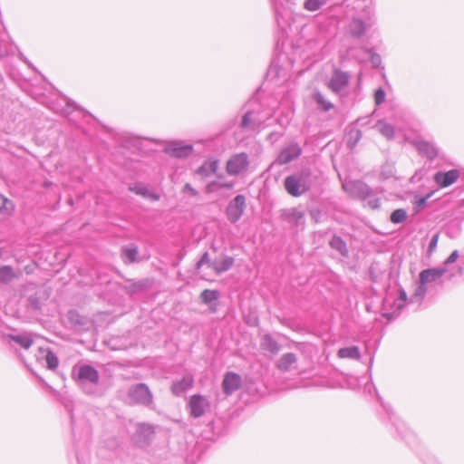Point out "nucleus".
Returning <instances> with one entry per match:
<instances>
[{"label": "nucleus", "instance_id": "1", "mask_svg": "<svg viewBox=\"0 0 464 464\" xmlns=\"http://www.w3.org/2000/svg\"><path fill=\"white\" fill-rule=\"evenodd\" d=\"M463 267L459 263H442L439 267L423 270L420 274V281L410 299L402 288H390L382 301V314L388 319L395 317L406 304H420L425 294L433 285H441L462 275Z\"/></svg>", "mask_w": 464, "mask_h": 464}, {"label": "nucleus", "instance_id": "2", "mask_svg": "<svg viewBox=\"0 0 464 464\" xmlns=\"http://www.w3.org/2000/svg\"><path fill=\"white\" fill-rule=\"evenodd\" d=\"M72 377L77 385L87 395L102 396L100 389V375L98 371L91 365H76L72 370Z\"/></svg>", "mask_w": 464, "mask_h": 464}, {"label": "nucleus", "instance_id": "3", "mask_svg": "<svg viewBox=\"0 0 464 464\" xmlns=\"http://www.w3.org/2000/svg\"><path fill=\"white\" fill-rule=\"evenodd\" d=\"M314 177L309 169L287 176L284 180L286 192L292 197L298 198L308 192L314 186Z\"/></svg>", "mask_w": 464, "mask_h": 464}, {"label": "nucleus", "instance_id": "4", "mask_svg": "<svg viewBox=\"0 0 464 464\" xmlns=\"http://www.w3.org/2000/svg\"><path fill=\"white\" fill-rule=\"evenodd\" d=\"M232 263H196V273L202 279L214 281L216 276L227 271Z\"/></svg>", "mask_w": 464, "mask_h": 464}, {"label": "nucleus", "instance_id": "5", "mask_svg": "<svg viewBox=\"0 0 464 464\" xmlns=\"http://www.w3.org/2000/svg\"><path fill=\"white\" fill-rule=\"evenodd\" d=\"M128 397L131 402L152 408L153 396L145 383H137L130 387Z\"/></svg>", "mask_w": 464, "mask_h": 464}, {"label": "nucleus", "instance_id": "6", "mask_svg": "<svg viewBox=\"0 0 464 464\" xmlns=\"http://www.w3.org/2000/svg\"><path fill=\"white\" fill-rule=\"evenodd\" d=\"M249 163L246 152L233 154L226 163V171L230 176H239L248 169Z\"/></svg>", "mask_w": 464, "mask_h": 464}, {"label": "nucleus", "instance_id": "7", "mask_svg": "<svg viewBox=\"0 0 464 464\" xmlns=\"http://www.w3.org/2000/svg\"><path fill=\"white\" fill-rule=\"evenodd\" d=\"M188 408L190 416L199 418L210 409V402L205 396L195 394L189 398Z\"/></svg>", "mask_w": 464, "mask_h": 464}, {"label": "nucleus", "instance_id": "8", "mask_svg": "<svg viewBox=\"0 0 464 464\" xmlns=\"http://www.w3.org/2000/svg\"><path fill=\"white\" fill-rule=\"evenodd\" d=\"M246 208V197L244 195H237L231 200L226 209L227 219L231 223L237 222L244 214Z\"/></svg>", "mask_w": 464, "mask_h": 464}, {"label": "nucleus", "instance_id": "9", "mask_svg": "<svg viewBox=\"0 0 464 464\" xmlns=\"http://www.w3.org/2000/svg\"><path fill=\"white\" fill-rule=\"evenodd\" d=\"M350 76L347 72L335 70L328 82V88L334 93H340L349 84Z\"/></svg>", "mask_w": 464, "mask_h": 464}, {"label": "nucleus", "instance_id": "10", "mask_svg": "<svg viewBox=\"0 0 464 464\" xmlns=\"http://www.w3.org/2000/svg\"><path fill=\"white\" fill-rule=\"evenodd\" d=\"M302 153V149L296 142H290L279 153L276 161L280 165L287 164L297 159Z\"/></svg>", "mask_w": 464, "mask_h": 464}, {"label": "nucleus", "instance_id": "11", "mask_svg": "<svg viewBox=\"0 0 464 464\" xmlns=\"http://www.w3.org/2000/svg\"><path fill=\"white\" fill-rule=\"evenodd\" d=\"M154 435V429L151 425L140 423L137 426L134 435L135 443L140 447H144L152 439Z\"/></svg>", "mask_w": 464, "mask_h": 464}, {"label": "nucleus", "instance_id": "12", "mask_svg": "<svg viewBox=\"0 0 464 464\" xmlns=\"http://www.w3.org/2000/svg\"><path fill=\"white\" fill-rule=\"evenodd\" d=\"M242 379L239 374L235 372H227L222 382L223 392L227 395L232 394L241 386Z\"/></svg>", "mask_w": 464, "mask_h": 464}, {"label": "nucleus", "instance_id": "13", "mask_svg": "<svg viewBox=\"0 0 464 464\" xmlns=\"http://www.w3.org/2000/svg\"><path fill=\"white\" fill-rule=\"evenodd\" d=\"M459 178L458 169H451L447 172L439 171L434 175L435 182L441 188H446L453 184Z\"/></svg>", "mask_w": 464, "mask_h": 464}, {"label": "nucleus", "instance_id": "14", "mask_svg": "<svg viewBox=\"0 0 464 464\" xmlns=\"http://www.w3.org/2000/svg\"><path fill=\"white\" fill-rule=\"evenodd\" d=\"M194 378L190 373H186L181 379L176 380L171 385V392L173 394L179 396L193 385Z\"/></svg>", "mask_w": 464, "mask_h": 464}, {"label": "nucleus", "instance_id": "15", "mask_svg": "<svg viewBox=\"0 0 464 464\" xmlns=\"http://www.w3.org/2000/svg\"><path fill=\"white\" fill-rule=\"evenodd\" d=\"M297 357L293 353H284L277 361L276 367L281 372H289L296 369Z\"/></svg>", "mask_w": 464, "mask_h": 464}, {"label": "nucleus", "instance_id": "16", "mask_svg": "<svg viewBox=\"0 0 464 464\" xmlns=\"http://www.w3.org/2000/svg\"><path fill=\"white\" fill-rule=\"evenodd\" d=\"M192 150L193 147L191 145H182L178 142L172 143L165 149L168 154L179 159L188 157L191 154Z\"/></svg>", "mask_w": 464, "mask_h": 464}, {"label": "nucleus", "instance_id": "17", "mask_svg": "<svg viewBox=\"0 0 464 464\" xmlns=\"http://www.w3.org/2000/svg\"><path fill=\"white\" fill-rule=\"evenodd\" d=\"M219 167V160L217 159H208L196 170V174L201 178H208L216 174Z\"/></svg>", "mask_w": 464, "mask_h": 464}, {"label": "nucleus", "instance_id": "18", "mask_svg": "<svg viewBox=\"0 0 464 464\" xmlns=\"http://www.w3.org/2000/svg\"><path fill=\"white\" fill-rule=\"evenodd\" d=\"M284 218L291 225L295 227L304 226V215L303 212L296 208L286 209L283 212Z\"/></svg>", "mask_w": 464, "mask_h": 464}, {"label": "nucleus", "instance_id": "19", "mask_svg": "<svg viewBox=\"0 0 464 464\" xmlns=\"http://www.w3.org/2000/svg\"><path fill=\"white\" fill-rule=\"evenodd\" d=\"M129 189L137 195H140L153 201H157L160 198V196L158 193H156L154 190H151L148 186L142 183H137L134 184L133 186H130Z\"/></svg>", "mask_w": 464, "mask_h": 464}, {"label": "nucleus", "instance_id": "20", "mask_svg": "<svg viewBox=\"0 0 464 464\" xmlns=\"http://www.w3.org/2000/svg\"><path fill=\"white\" fill-rule=\"evenodd\" d=\"M352 188L354 196L362 200H366L373 194V190L366 183L362 181L357 180L353 182Z\"/></svg>", "mask_w": 464, "mask_h": 464}, {"label": "nucleus", "instance_id": "21", "mask_svg": "<svg viewBox=\"0 0 464 464\" xmlns=\"http://www.w3.org/2000/svg\"><path fill=\"white\" fill-rule=\"evenodd\" d=\"M368 26L370 24H366L362 19L354 17L349 24V32L353 38L358 39L366 33Z\"/></svg>", "mask_w": 464, "mask_h": 464}, {"label": "nucleus", "instance_id": "22", "mask_svg": "<svg viewBox=\"0 0 464 464\" xmlns=\"http://www.w3.org/2000/svg\"><path fill=\"white\" fill-rule=\"evenodd\" d=\"M14 202L0 193V220L10 218L14 214Z\"/></svg>", "mask_w": 464, "mask_h": 464}, {"label": "nucleus", "instance_id": "23", "mask_svg": "<svg viewBox=\"0 0 464 464\" xmlns=\"http://www.w3.org/2000/svg\"><path fill=\"white\" fill-rule=\"evenodd\" d=\"M416 146L420 153L427 156L430 160L435 159L438 155V150L432 143L420 140L417 142Z\"/></svg>", "mask_w": 464, "mask_h": 464}, {"label": "nucleus", "instance_id": "24", "mask_svg": "<svg viewBox=\"0 0 464 464\" xmlns=\"http://www.w3.org/2000/svg\"><path fill=\"white\" fill-rule=\"evenodd\" d=\"M240 127L244 130H250L253 131H259L260 129L262 128L261 122H257L255 119H253L251 111H247L246 113H245Z\"/></svg>", "mask_w": 464, "mask_h": 464}, {"label": "nucleus", "instance_id": "25", "mask_svg": "<svg viewBox=\"0 0 464 464\" xmlns=\"http://www.w3.org/2000/svg\"><path fill=\"white\" fill-rule=\"evenodd\" d=\"M9 339L19 344L24 349H28L32 346L34 340L32 334L28 333L21 334H11Z\"/></svg>", "mask_w": 464, "mask_h": 464}, {"label": "nucleus", "instance_id": "26", "mask_svg": "<svg viewBox=\"0 0 464 464\" xmlns=\"http://www.w3.org/2000/svg\"><path fill=\"white\" fill-rule=\"evenodd\" d=\"M330 246L340 253L343 256H347L348 248L345 241L339 236L334 235L329 242Z\"/></svg>", "mask_w": 464, "mask_h": 464}, {"label": "nucleus", "instance_id": "27", "mask_svg": "<svg viewBox=\"0 0 464 464\" xmlns=\"http://www.w3.org/2000/svg\"><path fill=\"white\" fill-rule=\"evenodd\" d=\"M261 347L272 353H277L280 350V345L270 334H265L263 336L261 340Z\"/></svg>", "mask_w": 464, "mask_h": 464}, {"label": "nucleus", "instance_id": "28", "mask_svg": "<svg viewBox=\"0 0 464 464\" xmlns=\"http://www.w3.org/2000/svg\"><path fill=\"white\" fill-rule=\"evenodd\" d=\"M313 100L316 102V104L318 105V108L324 112L329 111L330 110L334 109V103H332L330 101L326 100L325 97L324 96V94L322 92H320L319 91H316L313 94Z\"/></svg>", "mask_w": 464, "mask_h": 464}, {"label": "nucleus", "instance_id": "29", "mask_svg": "<svg viewBox=\"0 0 464 464\" xmlns=\"http://www.w3.org/2000/svg\"><path fill=\"white\" fill-rule=\"evenodd\" d=\"M373 128L388 140H392L394 137L393 126L384 121H378Z\"/></svg>", "mask_w": 464, "mask_h": 464}, {"label": "nucleus", "instance_id": "30", "mask_svg": "<svg viewBox=\"0 0 464 464\" xmlns=\"http://www.w3.org/2000/svg\"><path fill=\"white\" fill-rule=\"evenodd\" d=\"M338 357L342 359H353L359 360L361 357L360 350L357 346H350L341 348L338 351Z\"/></svg>", "mask_w": 464, "mask_h": 464}, {"label": "nucleus", "instance_id": "31", "mask_svg": "<svg viewBox=\"0 0 464 464\" xmlns=\"http://www.w3.org/2000/svg\"><path fill=\"white\" fill-rule=\"evenodd\" d=\"M17 276V274L10 266H4L0 267V283L7 284Z\"/></svg>", "mask_w": 464, "mask_h": 464}, {"label": "nucleus", "instance_id": "32", "mask_svg": "<svg viewBox=\"0 0 464 464\" xmlns=\"http://www.w3.org/2000/svg\"><path fill=\"white\" fill-rule=\"evenodd\" d=\"M219 292L218 290L205 289L200 294L201 302L205 304H210L212 302L218 300Z\"/></svg>", "mask_w": 464, "mask_h": 464}, {"label": "nucleus", "instance_id": "33", "mask_svg": "<svg viewBox=\"0 0 464 464\" xmlns=\"http://www.w3.org/2000/svg\"><path fill=\"white\" fill-rule=\"evenodd\" d=\"M44 363L47 369L54 371L59 365L58 357L50 350L44 353Z\"/></svg>", "mask_w": 464, "mask_h": 464}, {"label": "nucleus", "instance_id": "34", "mask_svg": "<svg viewBox=\"0 0 464 464\" xmlns=\"http://www.w3.org/2000/svg\"><path fill=\"white\" fill-rule=\"evenodd\" d=\"M362 131L359 129L351 130L348 134L347 146L353 149L362 139Z\"/></svg>", "mask_w": 464, "mask_h": 464}, {"label": "nucleus", "instance_id": "35", "mask_svg": "<svg viewBox=\"0 0 464 464\" xmlns=\"http://www.w3.org/2000/svg\"><path fill=\"white\" fill-rule=\"evenodd\" d=\"M406 218L407 212L403 208H398L394 210L390 217L391 221L394 224L402 223Z\"/></svg>", "mask_w": 464, "mask_h": 464}, {"label": "nucleus", "instance_id": "36", "mask_svg": "<svg viewBox=\"0 0 464 464\" xmlns=\"http://www.w3.org/2000/svg\"><path fill=\"white\" fill-rule=\"evenodd\" d=\"M325 2L326 0H305L304 7L308 11L314 12L320 9Z\"/></svg>", "mask_w": 464, "mask_h": 464}, {"label": "nucleus", "instance_id": "37", "mask_svg": "<svg viewBox=\"0 0 464 464\" xmlns=\"http://www.w3.org/2000/svg\"><path fill=\"white\" fill-rule=\"evenodd\" d=\"M137 254L138 250L136 247H128L122 249L121 256L128 259V261H135Z\"/></svg>", "mask_w": 464, "mask_h": 464}, {"label": "nucleus", "instance_id": "38", "mask_svg": "<svg viewBox=\"0 0 464 464\" xmlns=\"http://www.w3.org/2000/svg\"><path fill=\"white\" fill-rule=\"evenodd\" d=\"M385 96L386 94L383 89L379 88L378 90H376L374 93V102L376 105L382 104L385 101Z\"/></svg>", "mask_w": 464, "mask_h": 464}, {"label": "nucleus", "instance_id": "39", "mask_svg": "<svg viewBox=\"0 0 464 464\" xmlns=\"http://www.w3.org/2000/svg\"><path fill=\"white\" fill-rule=\"evenodd\" d=\"M367 205L372 208V209H376V208H380V199L378 198L375 197L374 193L372 194V196H371L370 198H368L367 199Z\"/></svg>", "mask_w": 464, "mask_h": 464}, {"label": "nucleus", "instance_id": "40", "mask_svg": "<svg viewBox=\"0 0 464 464\" xmlns=\"http://www.w3.org/2000/svg\"><path fill=\"white\" fill-rule=\"evenodd\" d=\"M45 352H50V349L49 348H44V347H42L40 346L38 348V351L35 354V358H36V361L40 363H44V353Z\"/></svg>", "mask_w": 464, "mask_h": 464}, {"label": "nucleus", "instance_id": "41", "mask_svg": "<svg viewBox=\"0 0 464 464\" xmlns=\"http://www.w3.org/2000/svg\"><path fill=\"white\" fill-rule=\"evenodd\" d=\"M430 197V194H428L426 197L420 198H419L418 200H416V202H415V204H416L415 208H417V210H418V211H419L420 209H421V208L425 206V204H426V202H427V200H428V198H429Z\"/></svg>", "mask_w": 464, "mask_h": 464}, {"label": "nucleus", "instance_id": "42", "mask_svg": "<svg viewBox=\"0 0 464 464\" xmlns=\"http://www.w3.org/2000/svg\"><path fill=\"white\" fill-rule=\"evenodd\" d=\"M371 63H372V65L374 67H379L381 65V63H382L381 56L378 53H373L371 55Z\"/></svg>", "mask_w": 464, "mask_h": 464}, {"label": "nucleus", "instance_id": "43", "mask_svg": "<svg viewBox=\"0 0 464 464\" xmlns=\"http://www.w3.org/2000/svg\"><path fill=\"white\" fill-rule=\"evenodd\" d=\"M438 238H439V235L438 234H435L430 241V244H429V252H432L436 246H437V244H438Z\"/></svg>", "mask_w": 464, "mask_h": 464}, {"label": "nucleus", "instance_id": "44", "mask_svg": "<svg viewBox=\"0 0 464 464\" xmlns=\"http://www.w3.org/2000/svg\"><path fill=\"white\" fill-rule=\"evenodd\" d=\"M216 188H218V181H212L206 186V193H212L216 190Z\"/></svg>", "mask_w": 464, "mask_h": 464}, {"label": "nucleus", "instance_id": "45", "mask_svg": "<svg viewBox=\"0 0 464 464\" xmlns=\"http://www.w3.org/2000/svg\"><path fill=\"white\" fill-rule=\"evenodd\" d=\"M184 191L188 192V193H189L191 196H193V197H196V196H198V191H197L194 188H192V187H191V185H190V184H188V183H186V184H185V186H184Z\"/></svg>", "mask_w": 464, "mask_h": 464}, {"label": "nucleus", "instance_id": "46", "mask_svg": "<svg viewBox=\"0 0 464 464\" xmlns=\"http://www.w3.org/2000/svg\"><path fill=\"white\" fill-rule=\"evenodd\" d=\"M234 187L233 182H220L218 181V188H226V189H232Z\"/></svg>", "mask_w": 464, "mask_h": 464}, {"label": "nucleus", "instance_id": "47", "mask_svg": "<svg viewBox=\"0 0 464 464\" xmlns=\"http://www.w3.org/2000/svg\"><path fill=\"white\" fill-rule=\"evenodd\" d=\"M458 258H459V252H458V250H454L445 261H457Z\"/></svg>", "mask_w": 464, "mask_h": 464}, {"label": "nucleus", "instance_id": "48", "mask_svg": "<svg viewBox=\"0 0 464 464\" xmlns=\"http://www.w3.org/2000/svg\"><path fill=\"white\" fill-rule=\"evenodd\" d=\"M374 270H375V267L373 266H372L370 268V276H371L372 281L377 282L380 279V276L374 275Z\"/></svg>", "mask_w": 464, "mask_h": 464}, {"label": "nucleus", "instance_id": "49", "mask_svg": "<svg viewBox=\"0 0 464 464\" xmlns=\"http://www.w3.org/2000/svg\"><path fill=\"white\" fill-rule=\"evenodd\" d=\"M29 300H30V303L34 306V309H39L40 308V303H39V301L36 298L30 297Z\"/></svg>", "mask_w": 464, "mask_h": 464}, {"label": "nucleus", "instance_id": "50", "mask_svg": "<svg viewBox=\"0 0 464 464\" xmlns=\"http://www.w3.org/2000/svg\"><path fill=\"white\" fill-rule=\"evenodd\" d=\"M320 214H321V212L319 210L311 211V216L313 218L315 219V221H318V218H319Z\"/></svg>", "mask_w": 464, "mask_h": 464}, {"label": "nucleus", "instance_id": "51", "mask_svg": "<svg viewBox=\"0 0 464 464\" xmlns=\"http://www.w3.org/2000/svg\"><path fill=\"white\" fill-rule=\"evenodd\" d=\"M67 107H72L73 109H78L79 107L76 105V103L71 100H67L66 102Z\"/></svg>", "mask_w": 464, "mask_h": 464}, {"label": "nucleus", "instance_id": "52", "mask_svg": "<svg viewBox=\"0 0 464 464\" xmlns=\"http://www.w3.org/2000/svg\"><path fill=\"white\" fill-rule=\"evenodd\" d=\"M199 261H208V253L205 252L200 257Z\"/></svg>", "mask_w": 464, "mask_h": 464}, {"label": "nucleus", "instance_id": "53", "mask_svg": "<svg viewBox=\"0 0 464 464\" xmlns=\"http://www.w3.org/2000/svg\"><path fill=\"white\" fill-rule=\"evenodd\" d=\"M2 254H3V250H2V248H0V258H2V257H3V255H2Z\"/></svg>", "mask_w": 464, "mask_h": 464}, {"label": "nucleus", "instance_id": "54", "mask_svg": "<svg viewBox=\"0 0 464 464\" xmlns=\"http://www.w3.org/2000/svg\"><path fill=\"white\" fill-rule=\"evenodd\" d=\"M225 261L230 262V261H233V259L232 258H227Z\"/></svg>", "mask_w": 464, "mask_h": 464}, {"label": "nucleus", "instance_id": "55", "mask_svg": "<svg viewBox=\"0 0 464 464\" xmlns=\"http://www.w3.org/2000/svg\"><path fill=\"white\" fill-rule=\"evenodd\" d=\"M72 315H74V313L73 312H71L70 313V316L72 317Z\"/></svg>", "mask_w": 464, "mask_h": 464}]
</instances>
